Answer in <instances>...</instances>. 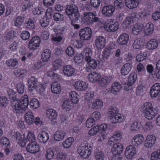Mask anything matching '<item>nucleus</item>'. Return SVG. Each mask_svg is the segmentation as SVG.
Listing matches in <instances>:
<instances>
[{
  "label": "nucleus",
  "mask_w": 160,
  "mask_h": 160,
  "mask_svg": "<svg viewBox=\"0 0 160 160\" xmlns=\"http://www.w3.org/2000/svg\"><path fill=\"white\" fill-rule=\"evenodd\" d=\"M93 23L97 24V27L103 28L109 32H114L119 28L120 22L117 21H92Z\"/></svg>",
  "instance_id": "nucleus-1"
},
{
  "label": "nucleus",
  "mask_w": 160,
  "mask_h": 160,
  "mask_svg": "<svg viewBox=\"0 0 160 160\" xmlns=\"http://www.w3.org/2000/svg\"><path fill=\"white\" fill-rule=\"evenodd\" d=\"M11 102V106L16 113H22L27 108L28 105V98L27 95H24L19 100L18 98Z\"/></svg>",
  "instance_id": "nucleus-2"
},
{
  "label": "nucleus",
  "mask_w": 160,
  "mask_h": 160,
  "mask_svg": "<svg viewBox=\"0 0 160 160\" xmlns=\"http://www.w3.org/2000/svg\"><path fill=\"white\" fill-rule=\"evenodd\" d=\"M108 114L112 123H120L125 120L124 116L119 112V110L115 107H112L109 109Z\"/></svg>",
  "instance_id": "nucleus-3"
},
{
  "label": "nucleus",
  "mask_w": 160,
  "mask_h": 160,
  "mask_svg": "<svg viewBox=\"0 0 160 160\" xmlns=\"http://www.w3.org/2000/svg\"><path fill=\"white\" fill-rule=\"evenodd\" d=\"M144 116L148 120H151L154 118L156 113L154 112L152 104L149 102H146L144 103Z\"/></svg>",
  "instance_id": "nucleus-4"
},
{
  "label": "nucleus",
  "mask_w": 160,
  "mask_h": 160,
  "mask_svg": "<svg viewBox=\"0 0 160 160\" xmlns=\"http://www.w3.org/2000/svg\"><path fill=\"white\" fill-rule=\"evenodd\" d=\"M66 8V13L69 16L70 19H78L80 15L77 6L75 5H68L67 6Z\"/></svg>",
  "instance_id": "nucleus-5"
},
{
  "label": "nucleus",
  "mask_w": 160,
  "mask_h": 160,
  "mask_svg": "<svg viewBox=\"0 0 160 160\" xmlns=\"http://www.w3.org/2000/svg\"><path fill=\"white\" fill-rule=\"evenodd\" d=\"M91 149L88 143L82 144L78 148V152L82 158H88L91 153Z\"/></svg>",
  "instance_id": "nucleus-6"
},
{
  "label": "nucleus",
  "mask_w": 160,
  "mask_h": 160,
  "mask_svg": "<svg viewBox=\"0 0 160 160\" xmlns=\"http://www.w3.org/2000/svg\"><path fill=\"white\" fill-rule=\"evenodd\" d=\"M123 149V146L121 143L118 142L113 144L111 149V152L115 156L113 157L111 160H120V158H117L116 156L119 155L122 153Z\"/></svg>",
  "instance_id": "nucleus-7"
},
{
  "label": "nucleus",
  "mask_w": 160,
  "mask_h": 160,
  "mask_svg": "<svg viewBox=\"0 0 160 160\" xmlns=\"http://www.w3.org/2000/svg\"><path fill=\"white\" fill-rule=\"evenodd\" d=\"M98 126L99 134L98 135V142H102L103 140L107 138V134L106 131L107 128V124L103 123L101 124L96 125Z\"/></svg>",
  "instance_id": "nucleus-8"
},
{
  "label": "nucleus",
  "mask_w": 160,
  "mask_h": 160,
  "mask_svg": "<svg viewBox=\"0 0 160 160\" xmlns=\"http://www.w3.org/2000/svg\"><path fill=\"white\" fill-rule=\"evenodd\" d=\"M79 35L81 40H88L90 39L92 35V30L88 27L82 29L79 31Z\"/></svg>",
  "instance_id": "nucleus-9"
},
{
  "label": "nucleus",
  "mask_w": 160,
  "mask_h": 160,
  "mask_svg": "<svg viewBox=\"0 0 160 160\" xmlns=\"http://www.w3.org/2000/svg\"><path fill=\"white\" fill-rule=\"evenodd\" d=\"M156 137L154 134L148 135L144 142V146L146 148H150L155 144Z\"/></svg>",
  "instance_id": "nucleus-10"
},
{
  "label": "nucleus",
  "mask_w": 160,
  "mask_h": 160,
  "mask_svg": "<svg viewBox=\"0 0 160 160\" xmlns=\"http://www.w3.org/2000/svg\"><path fill=\"white\" fill-rule=\"evenodd\" d=\"M73 86L78 91H83L88 89V84L86 81L78 80L75 82L73 84Z\"/></svg>",
  "instance_id": "nucleus-11"
},
{
  "label": "nucleus",
  "mask_w": 160,
  "mask_h": 160,
  "mask_svg": "<svg viewBox=\"0 0 160 160\" xmlns=\"http://www.w3.org/2000/svg\"><path fill=\"white\" fill-rule=\"evenodd\" d=\"M136 153V149L133 146L129 145L126 148L125 155L127 159H131Z\"/></svg>",
  "instance_id": "nucleus-12"
},
{
  "label": "nucleus",
  "mask_w": 160,
  "mask_h": 160,
  "mask_svg": "<svg viewBox=\"0 0 160 160\" xmlns=\"http://www.w3.org/2000/svg\"><path fill=\"white\" fill-rule=\"evenodd\" d=\"M144 140L143 135L142 134H137L134 136L131 142L133 146L138 147L142 144Z\"/></svg>",
  "instance_id": "nucleus-13"
},
{
  "label": "nucleus",
  "mask_w": 160,
  "mask_h": 160,
  "mask_svg": "<svg viewBox=\"0 0 160 160\" xmlns=\"http://www.w3.org/2000/svg\"><path fill=\"white\" fill-rule=\"evenodd\" d=\"M19 59L18 55L14 54L13 57L6 61V63L10 68H14L19 65Z\"/></svg>",
  "instance_id": "nucleus-14"
},
{
  "label": "nucleus",
  "mask_w": 160,
  "mask_h": 160,
  "mask_svg": "<svg viewBox=\"0 0 160 160\" xmlns=\"http://www.w3.org/2000/svg\"><path fill=\"white\" fill-rule=\"evenodd\" d=\"M160 92V83H155L151 87L149 93L152 98H156Z\"/></svg>",
  "instance_id": "nucleus-15"
},
{
  "label": "nucleus",
  "mask_w": 160,
  "mask_h": 160,
  "mask_svg": "<svg viewBox=\"0 0 160 160\" xmlns=\"http://www.w3.org/2000/svg\"><path fill=\"white\" fill-rule=\"evenodd\" d=\"M39 145L36 142H29L26 148L27 151L32 153H35L39 150Z\"/></svg>",
  "instance_id": "nucleus-16"
},
{
  "label": "nucleus",
  "mask_w": 160,
  "mask_h": 160,
  "mask_svg": "<svg viewBox=\"0 0 160 160\" xmlns=\"http://www.w3.org/2000/svg\"><path fill=\"white\" fill-rule=\"evenodd\" d=\"M95 46L97 49L102 50L105 45L106 39L102 36L97 37L95 41Z\"/></svg>",
  "instance_id": "nucleus-17"
},
{
  "label": "nucleus",
  "mask_w": 160,
  "mask_h": 160,
  "mask_svg": "<svg viewBox=\"0 0 160 160\" xmlns=\"http://www.w3.org/2000/svg\"><path fill=\"white\" fill-rule=\"evenodd\" d=\"M14 138L15 140L17 141L18 143L21 144V146L22 147H25L27 142V139L25 137L24 135L22 136L20 133L16 132L13 135Z\"/></svg>",
  "instance_id": "nucleus-18"
},
{
  "label": "nucleus",
  "mask_w": 160,
  "mask_h": 160,
  "mask_svg": "<svg viewBox=\"0 0 160 160\" xmlns=\"http://www.w3.org/2000/svg\"><path fill=\"white\" fill-rule=\"evenodd\" d=\"M37 79L34 77H32L29 80L28 83V90L30 91H32L36 89L38 93H40V90H38V88L37 85Z\"/></svg>",
  "instance_id": "nucleus-19"
},
{
  "label": "nucleus",
  "mask_w": 160,
  "mask_h": 160,
  "mask_svg": "<svg viewBox=\"0 0 160 160\" xmlns=\"http://www.w3.org/2000/svg\"><path fill=\"white\" fill-rule=\"evenodd\" d=\"M129 37L128 34L123 33L121 34L117 39L118 44L120 46L127 45L128 42Z\"/></svg>",
  "instance_id": "nucleus-20"
},
{
  "label": "nucleus",
  "mask_w": 160,
  "mask_h": 160,
  "mask_svg": "<svg viewBox=\"0 0 160 160\" xmlns=\"http://www.w3.org/2000/svg\"><path fill=\"white\" fill-rule=\"evenodd\" d=\"M40 44V38L38 36H35L30 40L28 44V47L30 49H35L39 46Z\"/></svg>",
  "instance_id": "nucleus-21"
},
{
  "label": "nucleus",
  "mask_w": 160,
  "mask_h": 160,
  "mask_svg": "<svg viewBox=\"0 0 160 160\" xmlns=\"http://www.w3.org/2000/svg\"><path fill=\"white\" fill-rule=\"evenodd\" d=\"M62 71L63 74L68 77L73 76L76 72L74 68L70 65H66L64 66Z\"/></svg>",
  "instance_id": "nucleus-22"
},
{
  "label": "nucleus",
  "mask_w": 160,
  "mask_h": 160,
  "mask_svg": "<svg viewBox=\"0 0 160 160\" xmlns=\"http://www.w3.org/2000/svg\"><path fill=\"white\" fill-rule=\"evenodd\" d=\"M154 30L153 25L150 23H146L145 26H144L143 33L145 36H149L153 33Z\"/></svg>",
  "instance_id": "nucleus-23"
},
{
  "label": "nucleus",
  "mask_w": 160,
  "mask_h": 160,
  "mask_svg": "<svg viewBox=\"0 0 160 160\" xmlns=\"http://www.w3.org/2000/svg\"><path fill=\"white\" fill-rule=\"evenodd\" d=\"M158 46V41L155 39H152L148 41L146 45V48L149 50L156 49Z\"/></svg>",
  "instance_id": "nucleus-24"
},
{
  "label": "nucleus",
  "mask_w": 160,
  "mask_h": 160,
  "mask_svg": "<svg viewBox=\"0 0 160 160\" xmlns=\"http://www.w3.org/2000/svg\"><path fill=\"white\" fill-rule=\"evenodd\" d=\"M144 28V25L140 23H138L134 25L132 29V33L138 35L141 33Z\"/></svg>",
  "instance_id": "nucleus-25"
},
{
  "label": "nucleus",
  "mask_w": 160,
  "mask_h": 160,
  "mask_svg": "<svg viewBox=\"0 0 160 160\" xmlns=\"http://www.w3.org/2000/svg\"><path fill=\"white\" fill-rule=\"evenodd\" d=\"M93 53V52L92 49L86 48L81 53V55L83 58H85L86 61L88 62L91 59Z\"/></svg>",
  "instance_id": "nucleus-26"
},
{
  "label": "nucleus",
  "mask_w": 160,
  "mask_h": 160,
  "mask_svg": "<svg viewBox=\"0 0 160 160\" xmlns=\"http://www.w3.org/2000/svg\"><path fill=\"white\" fill-rule=\"evenodd\" d=\"M114 11V8L111 5L104 7L102 10V13L105 16L110 17L112 15Z\"/></svg>",
  "instance_id": "nucleus-27"
},
{
  "label": "nucleus",
  "mask_w": 160,
  "mask_h": 160,
  "mask_svg": "<svg viewBox=\"0 0 160 160\" xmlns=\"http://www.w3.org/2000/svg\"><path fill=\"white\" fill-rule=\"evenodd\" d=\"M101 78L100 74L95 72L90 73L88 76V81L92 83L96 82L99 80Z\"/></svg>",
  "instance_id": "nucleus-28"
},
{
  "label": "nucleus",
  "mask_w": 160,
  "mask_h": 160,
  "mask_svg": "<svg viewBox=\"0 0 160 160\" xmlns=\"http://www.w3.org/2000/svg\"><path fill=\"white\" fill-rule=\"evenodd\" d=\"M89 105L92 108L101 109L103 106V102L101 99H97L94 100L91 103H90Z\"/></svg>",
  "instance_id": "nucleus-29"
},
{
  "label": "nucleus",
  "mask_w": 160,
  "mask_h": 160,
  "mask_svg": "<svg viewBox=\"0 0 160 160\" xmlns=\"http://www.w3.org/2000/svg\"><path fill=\"white\" fill-rule=\"evenodd\" d=\"M121 132L119 131L114 132L113 135L109 139L108 144L109 145H112L114 142H117L121 136Z\"/></svg>",
  "instance_id": "nucleus-30"
},
{
  "label": "nucleus",
  "mask_w": 160,
  "mask_h": 160,
  "mask_svg": "<svg viewBox=\"0 0 160 160\" xmlns=\"http://www.w3.org/2000/svg\"><path fill=\"white\" fill-rule=\"evenodd\" d=\"M132 68V64L129 63H126L123 65L121 68V74L124 76L127 75L131 71Z\"/></svg>",
  "instance_id": "nucleus-31"
},
{
  "label": "nucleus",
  "mask_w": 160,
  "mask_h": 160,
  "mask_svg": "<svg viewBox=\"0 0 160 160\" xmlns=\"http://www.w3.org/2000/svg\"><path fill=\"white\" fill-rule=\"evenodd\" d=\"M52 53L50 50L48 49L44 50L41 55V59L45 62H48L50 59Z\"/></svg>",
  "instance_id": "nucleus-32"
},
{
  "label": "nucleus",
  "mask_w": 160,
  "mask_h": 160,
  "mask_svg": "<svg viewBox=\"0 0 160 160\" xmlns=\"http://www.w3.org/2000/svg\"><path fill=\"white\" fill-rule=\"evenodd\" d=\"M66 135V133L64 131L59 130L55 132L54 138L55 141H61L64 138Z\"/></svg>",
  "instance_id": "nucleus-33"
},
{
  "label": "nucleus",
  "mask_w": 160,
  "mask_h": 160,
  "mask_svg": "<svg viewBox=\"0 0 160 160\" xmlns=\"http://www.w3.org/2000/svg\"><path fill=\"white\" fill-rule=\"evenodd\" d=\"M51 89L52 92L56 94H59L61 91L60 85L57 82H53L51 84Z\"/></svg>",
  "instance_id": "nucleus-34"
},
{
  "label": "nucleus",
  "mask_w": 160,
  "mask_h": 160,
  "mask_svg": "<svg viewBox=\"0 0 160 160\" xmlns=\"http://www.w3.org/2000/svg\"><path fill=\"white\" fill-rule=\"evenodd\" d=\"M47 115L48 119L51 121L56 119L57 115L55 110L52 109H48L46 112Z\"/></svg>",
  "instance_id": "nucleus-35"
},
{
  "label": "nucleus",
  "mask_w": 160,
  "mask_h": 160,
  "mask_svg": "<svg viewBox=\"0 0 160 160\" xmlns=\"http://www.w3.org/2000/svg\"><path fill=\"white\" fill-rule=\"evenodd\" d=\"M74 141V139L73 137H68L62 142V146L64 149H68L71 148Z\"/></svg>",
  "instance_id": "nucleus-36"
},
{
  "label": "nucleus",
  "mask_w": 160,
  "mask_h": 160,
  "mask_svg": "<svg viewBox=\"0 0 160 160\" xmlns=\"http://www.w3.org/2000/svg\"><path fill=\"white\" fill-rule=\"evenodd\" d=\"M25 119L28 124H32L34 121V117L32 112L28 111L25 114Z\"/></svg>",
  "instance_id": "nucleus-37"
},
{
  "label": "nucleus",
  "mask_w": 160,
  "mask_h": 160,
  "mask_svg": "<svg viewBox=\"0 0 160 160\" xmlns=\"http://www.w3.org/2000/svg\"><path fill=\"white\" fill-rule=\"evenodd\" d=\"M139 0H125V5L128 8L133 9L138 5Z\"/></svg>",
  "instance_id": "nucleus-38"
},
{
  "label": "nucleus",
  "mask_w": 160,
  "mask_h": 160,
  "mask_svg": "<svg viewBox=\"0 0 160 160\" xmlns=\"http://www.w3.org/2000/svg\"><path fill=\"white\" fill-rule=\"evenodd\" d=\"M69 97L71 101L73 104H76L78 102L79 96L76 92H71L69 93Z\"/></svg>",
  "instance_id": "nucleus-39"
},
{
  "label": "nucleus",
  "mask_w": 160,
  "mask_h": 160,
  "mask_svg": "<svg viewBox=\"0 0 160 160\" xmlns=\"http://www.w3.org/2000/svg\"><path fill=\"white\" fill-rule=\"evenodd\" d=\"M69 153H66L65 152L60 151L57 155L58 160H68L70 159Z\"/></svg>",
  "instance_id": "nucleus-40"
},
{
  "label": "nucleus",
  "mask_w": 160,
  "mask_h": 160,
  "mask_svg": "<svg viewBox=\"0 0 160 160\" xmlns=\"http://www.w3.org/2000/svg\"><path fill=\"white\" fill-rule=\"evenodd\" d=\"M121 85L119 83L115 82L112 84L111 91L113 94H116L121 90Z\"/></svg>",
  "instance_id": "nucleus-41"
},
{
  "label": "nucleus",
  "mask_w": 160,
  "mask_h": 160,
  "mask_svg": "<svg viewBox=\"0 0 160 160\" xmlns=\"http://www.w3.org/2000/svg\"><path fill=\"white\" fill-rule=\"evenodd\" d=\"M83 19L84 20H98V17H96L95 13L91 12H85L83 14Z\"/></svg>",
  "instance_id": "nucleus-42"
},
{
  "label": "nucleus",
  "mask_w": 160,
  "mask_h": 160,
  "mask_svg": "<svg viewBox=\"0 0 160 160\" xmlns=\"http://www.w3.org/2000/svg\"><path fill=\"white\" fill-rule=\"evenodd\" d=\"M63 110L66 111H69L73 107L72 104L68 100L64 101L62 105Z\"/></svg>",
  "instance_id": "nucleus-43"
},
{
  "label": "nucleus",
  "mask_w": 160,
  "mask_h": 160,
  "mask_svg": "<svg viewBox=\"0 0 160 160\" xmlns=\"http://www.w3.org/2000/svg\"><path fill=\"white\" fill-rule=\"evenodd\" d=\"M144 46L143 42L141 41L139 39H136L133 44V48L135 49H141L143 48Z\"/></svg>",
  "instance_id": "nucleus-44"
},
{
  "label": "nucleus",
  "mask_w": 160,
  "mask_h": 160,
  "mask_svg": "<svg viewBox=\"0 0 160 160\" xmlns=\"http://www.w3.org/2000/svg\"><path fill=\"white\" fill-rule=\"evenodd\" d=\"M55 150L51 148L47 150L45 154V157L48 160H52L54 156Z\"/></svg>",
  "instance_id": "nucleus-45"
},
{
  "label": "nucleus",
  "mask_w": 160,
  "mask_h": 160,
  "mask_svg": "<svg viewBox=\"0 0 160 160\" xmlns=\"http://www.w3.org/2000/svg\"><path fill=\"white\" fill-rule=\"evenodd\" d=\"M88 62L87 65V68L88 69H92V70L95 69L97 66V62L95 60H90Z\"/></svg>",
  "instance_id": "nucleus-46"
},
{
  "label": "nucleus",
  "mask_w": 160,
  "mask_h": 160,
  "mask_svg": "<svg viewBox=\"0 0 160 160\" xmlns=\"http://www.w3.org/2000/svg\"><path fill=\"white\" fill-rule=\"evenodd\" d=\"M147 53L146 52H140L136 56V60L138 62L143 61L147 58Z\"/></svg>",
  "instance_id": "nucleus-47"
},
{
  "label": "nucleus",
  "mask_w": 160,
  "mask_h": 160,
  "mask_svg": "<svg viewBox=\"0 0 160 160\" xmlns=\"http://www.w3.org/2000/svg\"><path fill=\"white\" fill-rule=\"evenodd\" d=\"M113 78L111 76H105L103 77L101 80L99 81V83L101 86L105 85L107 83L112 80Z\"/></svg>",
  "instance_id": "nucleus-48"
},
{
  "label": "nucleus",
  "mask_w": 160,
  "mask_h": 160,
  "mask_svg": "<svg viewBox=\"0 0 160 160\" xmlns=\"http://www.w3.org/2000/svg\"><path fill=\"white\" fill-rule=\"evenodd\" d=\"M95 160H104L105 158L104 153L101 150L95 151Z\"/></svg>",
  "instance_id": "nucleus-49"
},
{
  "label": "nucleus",
  "mask_w": 160,
  "mask_h": 160,
  "mask_svg": "<svg viewBox=\"0 0 160 160\" xmlns=\"http://www.w3.org/2000/svg\"><path fill=\"white\" fill-rule=\"evenodd\" d=\"M137 79V75L135 73H130L128 79V83L130 85H132Z\"/></svg>",
  "instance_id": "nucleus-50"
},
{
  "label": "nucleus",
  "mask_w": 160,
  "mask_h": 160,
  "mask_svg": "<svg viewBox=\"0 0 160 160\" xmlns=\"http://www.w3.org/2000/svg\"><path fill=\"white\" fill-rule=\"evenodd\" d=\"M151 160H160V149L152 152L150 156Z\"/></svg>",
  "instance_id": "nucleus-51"
},
{
  "label": "nucleus",
  "mask_w": 160,
  "mask_h": 160,
  "mask_svg": "<svg viewBox=\"0 0 160 160\" xmlns=\"http://www.w3.org/2000/svg\"><path fill=\"white\" fill-rule=\"evenodd\" d=\"M7 92L8 96V98L10 99L11 105V102L13 100H15V99H16L17 98L16 97L15 93L12 89L9 88H8L7 89Z\"/></svg>",
  "instance_id": "nucleus-52"
},
{
  "label": "nucleus",
  "mask_w": 160,
  "mask_h": 160,
  "mask_svg": "<svg viewBox=\"0 0 160 160\" xmlns=\"http://www.w3.org/2000/svg\"><path fill=\"white\" fill-rule=\"evenodd\" d=\"M29 105L33 109H36L39 106V102L38 99L33 98L30 101Z\"/></svg>",
  "instance_id": "nucleus-53"
},
{
  "label": "nucleus",
  "mask_w": 160,
  "mask_h": 160,
  "mask_svg": "<svg viewBox=\"0 0 160 160\" xmlns=\"http://www.w3.org/2000/svg\"><path fill=\"white\" fill-rule=\"evenodd\" d=\"M98 126L95 125L89 131L88 134L91 137L96 135L99 132L98 128Z\"/></svg>",
  "instance_id": "nucleus-54"
},
{
  "label": "nucleus",
  "mask_w": 160,
  "mask_h": 160,
  "mask_svg": "<svg viewBox=\"0 0 160 160\" xmlns=\"http://www.w3.org/2000/svg\"><path fill=\"white\" fill-rule=\"evenodd\" d=\"M52 65L54 71H56L62 66V61L60 59L56 60L52 62Z\"/></svg>",
  "instance_id": "nucleus-55"
},
{
  "label": "nucleus",
  "mask_w": 160,
  "mask_h": 160,
  "mask_svg": "<svg viewBox=\"0 0 160 160\" xmlns=\"http://www.w3.org/2000/svg\"><path fill=\"white\" fill-rule=\"evenodd\" d=\"M66 54L70 57H73L75 52L74 49L71 46L68 47L65 50Z\"/></svg>",
  "instance_id": "nucleus-56"
},
{
  "label": "nucleus",
  "mask_w": 160,
  "mask_h": 160,
  "mask_svg": "<svg viewBox=\"0 0 160 160\" xmlns=\"http://www.w3.org/2000/svg\"><path fill=\"white\" fill-rule=\"evenodd\" d=\"M8 101L4 96L0 97V107H6L8 105Z\"/></svg>",
  "instance_id": "nucleus-57"
},
{
  "label": "nucleus",
  "mask_w": 160,
  "mask_h": 160,
  "mask_svg": "<svg viewBox=\"0 0 160 160\" xmlns=\"http://www.w3.org/2000/svg\"><path fill=\"white\" fill-rule=\"evenodd\" d=\"M141 126L140 122H135L131 124L130 129L132 131H137L140 128Z\"/></svg>",
  "instance_id": "nucleus-58"
},
{
  "label": "nucleus",
  "mask_w": 160,
  "mask_h": 160,
  "mask_svg": "<svg viewBox=\"0 0 160 160\" xmlns=\"http://www.w3.org/2000/svg\"><path fill=\"white\" fill-rule=\"evenodd\" d=\"M17 90L19 93L22 94L24 91V86L23 83L20 82L18 83L16 86Z\"/></svg>",
  "instance_id": "nucleus-59"
},
{
  "label": "nucleus",
  "mask_w": 160,
  "mask_h": 160,
  "mask_svg": "<svg viewBox=\"0 0 160 160\" xmlns=\"http://www.w3.org/2000/svg\"><path fill=\"white\" fill-rule=\"evenodd\" d=\"M94 96V92L92 91H89L86 92L84 98L87 101H90L92 99Z\"/></svg>",
  "instance_id": "nucleus-60"
},
{
  "label": "nucleus",
  "mask_w": 160,
  "mask_h": 160,
  "mask_svg": "<svg viewBox=\"0 0 160 160\" xmlns=\"http://www.w3.org/2000/svg\"><path fill=\"white\" fill-rule=\"evenodd\" d=\"M111 54V49L110 48H108L104 49L102 56L103 58L107 59L108 58Z\"/></svg>",
  "instance_id": "nucleus-61"
},
{
  "label": "nucleus",
  "mask_w": 160,
  "mask_h": 160,
  "mask_svg": "<svg viewBox=\"0 0 160 160\" xmlns=\"http://www.w3.org/2000/svg\"><path fill=\"white\" fill-rule=\"evenodd\" d=\"M0 143L5 147H8L10 145L9 140L6 137H2L0 139Z\"/></svg>",
  "instance_id": "nucleus-62"
},
{
  "label": "nucleus",
  "mask_w": 160,
  "mask_h": 160,
  "mask_svg": "<svg viewBox=\"0 0 160 160\" xmlns=\"http://www.w3.org/2000/svg\"><path fill=\"white\" fill-rule=\"evenodd\" d=\"M41 138L43 143L46 142L49 139L48 134L45 131H42L41 133Z\"/></svg>",
  "instance_id": "nucleus-63"
},
{
  "label": "nucleus",
  "mask_w": 160,
  "mask_h": 160,
  "mask_svg": "<svg viewBox=\"0 0 160 160\" xmlns=\"http://www.w3.org/2000/svg\"><path fill=\"white\" fill-rule=\"evenodd\" d=\"M91 118L94 120L95 122L99 120L101 118L100 113L97 111L93 112L90 116Z\"/></svg>",
  "instance_id": "nucleus-64"
}]
</instances>
